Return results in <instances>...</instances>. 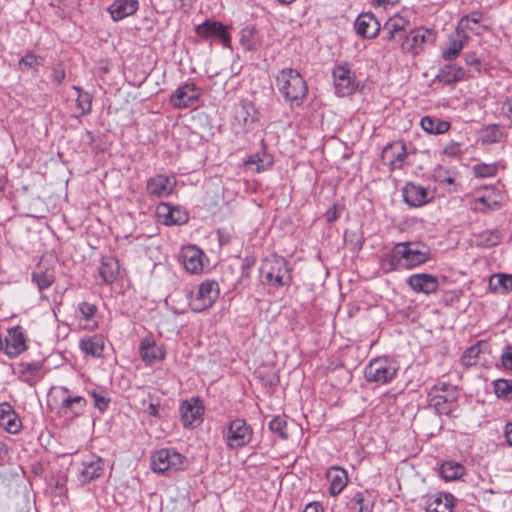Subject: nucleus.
<instances>
[{
	"mask_svg": "<svg viewBox=\"0 0 512 512\" xmlns=\"http://www.w3.org/2000/svg\"><path fill=\"white\" fill-rule=\"evenodd\" d=\"M429 259L426 246L413 242H399L382 258V265L388 271L413 269Z\"/></svg>",
	"mask_w": 512,
	"mask_h": 512,
	"instance_id": "obj_1",
	"label": "nucleus"
},
{
	"mask_svg": "<svg viewBox=\"0 0 512 512\" xmlns=\"http://www.w3.org/2000/svg\"><path fill=\"white\" fill-rule=\"evenodd\" d=\"M276 86L291 107H299L308 94L307 83L296 69L283 68L276 76Z\"/></svg>",
	"mask_w": 512,
	"mask_h": 512,
	"instance_id": "obj_2",
	"label": "nucleus"
},
{
	"mask_svg": "<svg viewBox=\"0 0 512 512\" xmlns=\"http://www.w3.org/2000/svg\"><path fill=\"white\" fill-rule=\"evenodd\" d=\"M261 273L264 277L263 283L273 288L289 286L292 281L291 270L283 257L267 258L261 266Z\"/></svg>",
	"mask_w": 512,
	"mask_h": 512,
	"instance_id": "obj_3",
	"label": "nucleus"
},
{
	"mask_svg": "<svg viewBox=\"0 0 512 512\" xmlns=\"http://www.w3.org/2000/svg\"><path fill=\"white\" fill-rule=\"evenodd\" d=\"M399 370L396 361L387 357H376L364 369L365 380L369 383L385 385L394 380Z\"/></svg>",
	"mask_w": 512,
	"mask_h": 512,
	"instance_id": "obj_4",
	"label": "nucleus"
},
{
	"mask_svg": "<svg viewBox=\"0 0 512 512\" xmlns=\"http://www.w3.org/2000/svg\"><path fill=\"white\" fill-rule=\"evenodd\" d=\"M430 406L438 414L449 415L456 405L458 392L456 387L444 381H438L428 394Z\"/></svg>",
	"mask_w": 512,
	"mask_h": 512,
	"instance_id": "obj_5",
	"label": "nucleus"
},
{
	"mask_svg": "<svg viewBox=\"0 0 512 512\" xmlns=\"http://www.w3.org/2000/svg\"><path fill=\"white\" fill-rule=\"evenodd\" d=\"M186 464V457L174 448H162L151 456V468L154 472L171 475L183 470Z\"/></svg>",
	"mask_w": 512,
	"mask_h": 512,
	"instance_id": "obj_6",
	"label": "nucleus"
},
{
	"mask_svg": "<svg viewBox=\"0 0 512 512\" xmlns=\"http://www.w3.org/2000/svg\"><path fill=\"white\" fill-rule=\"evenodd\" d=\"M225 444L230 450L247 446L253 438V429L242 418L231 420L222 431Z\"/></svg>",
	"mask_w": 512,
	"mask_h": 512,
	"instance_id": "obj_7",
	"label": "nucleus"
},
{
	"mask_svg": "<svg viewBox=\"0 0 512 512\" xmlns=\"http://www.w3.org/2000/svg\"><path fill=\"white\" fill-rule=\"evenodd\" d=\"M435 41L436 34L433 30L423 27L416 28L402 40L401 50L403 53L415 56L424 50L425 45H433Z\"/></svg>",
	"mask_w": 512,
	"mask_h": 512,
	"instance_id": "obj_8",
	"label": "nucleus"
},
{
	"mask_svg": "<svg viewBox=\"0 0 512 512\" xmlns=\"http://www.w3.org/2000/svg\"><path fill=\"white\" fill-rule=\"evenodd\" d=\"M219 285L214 280H206L199 285L198 291L189 298V306L194 312L210 308L219 297Z\"/></svg>",
	"mask_w": 512,
	"mask_h": 512,
	"instance_id": "obj_9",
	"label": "nucleus"
},
{
	"mask_svg": "<svg viewBox=\"0 0 512 512\" xmlns=\"http://www.w3.org/2000/svg\"><path fill=\"white\" fill-rule=\"evenodd\" d=\"M205 260H207L205 253L196 245H187L181 248L179 261L188 273L201 274Z\"/></svg>",
	"mask_w": 512,
	"mask_h": 512,
	"instance_id": "obj_10",
	"label": "nucleus"
},
{
	"mask_svg": "<svg viewBox=\"0 0 512 512\" xmlns=\"http://www.w3.org/2000/svg\"><path fill=\"white\" fill-rule=\"evenodd\" d=\"M201 94L200 87L193 82H186L170 96V103L176 109L188 108L199 100Z\"/></svg>",
	"mask_w": 512,
	"mask_h": 512,
	"instance_id": "obj_11",
	"label": "nucleus"
},
{
	"mask_svg": "<svg viewBox=\"0 0 512 512\" xmlns=\"http://www.w3.org/2000/svg\"><path fill=\"white\" fill-rule=\"evenodd\" d=\"M332 75L337 95L344 97L355 91L357 87L355 76L347 64H339L334 67Z\"/></svg>",
	"mask_w": 512,
	"mask_h": 512,
	"instance_id": "obj_12",
	"label": "nucleus"
},
{
	"mask_svg": "<svg viewBox=\"0 0 512 512\" xmlns=\"http://www.w3.org/2000/svg\"><path fill=\"white\" fill-rule=\"evenodd\" d=\"M28 349L27 335L21 326L9 328L5 337L4 352L10 358H16Z\"/></svg>",
	"mask_w": 512,
	"mask_h": 512,
	"instance_id": "obj_13",
	"label": "nucleus"
},
{
	"mask_svg": "<svg viewBox=\"0 0 512 512\" xmlns=\"http://www.w3.org/2000/svg\"><path fill=\"white\" fill-rule=\"evenodd\" d=\"M175 186L176 179L174 176L158 174L147 181L146 190L152 197L164 198L173 193Z\"/></svg>",
	"mask_w": 512,
	"mask_h": 512,
	"instance_id": "obj_14",
	"label": "nucleus"
},
{
	"mask_svg": "<svg viewBox=\"0 0 512 512\" xmlns=\"http://www.w3.org/2000/svg\"><path fill=\"white\" fill-rule=\"evenodd\" d=\"M156 214L165 225H182L189 219L188 213L181 207L172 206L169 203L162 202L156 207Z\"/></svg>",
	"mask_w": 512,
	"mask_h": 512,
	"instance_id": "obj_15",
	"label": "nucleus"
},
{
	"mask_svg": "<svg viewBox=\"0 0 512 512\" xmlns=\"http://www.w3.org/2000/svg\"><path fill=\"white\" fill-rule=\"evenodd\" d=\"M180 412L183 425L195 427L202 421L204 408L198 398H192L182 402Z\"/></svg>",
	"mask_w": 512,
	"mask_h": 512,
	"instance_id": "obj_16",
	"label": "nucleus"
},
{
	"mask_svg": "<svg viewBox=\"0 0 512 512\" xmlns=\"http://www.w3.org/2000/svg\"><path fill=\"white\" fill-rule=\"evenodd\" d=\"M196 33L202 38L216 37L224 47H229L231 43V36L227 32L226 27L217 21H205L196 27Z\"/></svg>",
	"mask_w": 512,
	"mask_h": 512,
	"instance_id": "obj_17",
	"label": "nucleus"
},
{
	"mask_svg": "<svg viewBox=\"0 0 512 512\" xmlns=\"http://www.w3.org/2000/svg\"><path fill=\"white\" fill-rule=\"evenodd\" d=\"M407 284L414 292L426 295L436 292L439 287L438 278L427 273H417L409 276Z\"/></svg>",
	"mask_w": 512,
	"mask_h": 512,
	"instance_id": "obj_18",
	"label": "nucleus"
},
{
	"mask_svg": "<svg viewBox=\"0 0 512 512\" xmlns=\"http://www.w3.org/2000/svg\"><path fill=\"white\" fill-rule=\"evenodd\" d=\"M104 471V461L94 454L87 456L82 461V468L78 479L82 483H89L100 477Z\"/></svg>",
	"mask_w": 512,
	"mask_h": 512,
	"instance_id": "obj_19",
	"label": "nucleus"
},
{
	"mask_svg": "<svg viewBox=\"0 0 512 512\" xmlns=\"http://www.w3.org/2000/svg\"><path fill=\"white\" fill-rule=\"evenodd\" d=\"M0 427L10 434H17L22 428V421L8 402L0 403Z\"/></svg>",
	"mask_w": 512,
	"mask_h": 512,
	"instance_id": "obj_20",
	"label": "nucleus"
},
{
	"mask_svg": "<svg viewBox=\"0 0 512 512\" xmlns=\"http://www.w3.org/2000/svg\"><path fill=\"white\" fill-rule=\"evenodd\" d=\"M403 197L405 202L411 207H420L431 199L428 189L412 182L404 186Z\"/></svg>",
	"mask_w": 512,
	"mask_h": 512,
	"instance_id": "obj_21",
	"label": "nucleus"
},
{
	"mask_svg": "<svg viewBox=\"0 0 512 512\" xmlns=\"http://www.w3.org/2000/svg\"><path fill=\"white\" fill-rule=\"evenodd\" d=\"M355 29L357 34L363 38H374L378 35L381 26L374 14L368 12L357 17Z\"/></svg>",
	"mask_w": 512,
	"mask_h": 512,
	"instance_id": "obj_22",
	"label": "nucleus"
},
{
	"mask_svg": "<svg viewBox=\"0 0 512 512\" xmlns=\"http://www.w3.org/2000/svg\"><path fill=\"white\" fill-rule=\"evenodd\" d=\"M139 352L141 359L147 365H152L165 358V350L163 346L157 345L152 337H145L141 341Z\"/></svg>",
	"mask_w": 512,
	"mask_h": 512,
	"instance_id": "obj_23",
	"label": "nucleus"
},
{
	"mask_svg": "<svg viewBox=\"0 0 512 512\" xmlns=\"http://www.w3.org/2000/svg\"><path fill=\"white\" fill-rule=\"evenodd\" d=\"M15 374L22 382L34 386L43 377L42 364L39 362H21L17 365Z\"/></svg>",
	"mask_w": 512,
	"mask_h": 512,
	"instance_id": "obj_24",
	"label": "nucleus"
},
{
	"mask_svg": "<svg viewBox=\"0 0 512 512\" xmlns=\"http://www.w3.org/2000/svg\"><path fill=\"white\" fill-rule=\"evenodd\" d=\"M409 23V20L400 14H395L390 17L383 26V32L385 34L384 40L392 41L401 39Z\"/></svg>",
	"mask_w": 512,
	"mask_h": 512,
	"instance_id": "obj_25",
	"label": "nucleus"
},
{
	"mask_svg": "<svg viewBox=\"0 0 512 512\" xmlns=\"http://www.w3.org/2000/svg\"><path fill=\"white\" fill-rule=\"evenodd\" d=\"M455 499L452 494L439 492L426 501V512H454Z\"/></svg>",
	"mask_w": 512,
	"mask_h": 512,
	"instance_id": "obj_26",
	"label": "nucleus"
},
{
	"mask_svg": "<svg viewBox=\"0 0 512 512\" xmlns=\"http://www.w3.org/2000/svg\"><path fill=\"white\" fill-rule=\"evenodd\" d=\"M139 9L137 0H115L108 7V12L114 21H120L131 16Z\"/></svg>",
	"mask_w": 512,
	"mask_h": 512,
	"instance_id": "obj_27",
	"label": "nucleus"
},
{
	"mask_svg": "<svg viewBox=\"0 0 512 512\" xmlns=\"http://www.w3.org/2000/svg\"><path fill=\"white\" fill-rule=\"evenodd\" d=\"M326 477L330 483L329 485V493L332 496H336L340 494L348 483V474L347 471L341 467L334 466L331 467L327 473Z\"/></svg>",
	"mask_w": 512,
	"mask_h": 512,
	"instance_id": "obj_28",
	"label": "nucleus"
},
{
	"mask_svg": "<svg viewBox=\"0 0 512 512\" xmlns=\"http://www.w3.org/2000/svg\"><path fill=\"white\" fill-rule=\"evenodd\" d=\"M383 157L388 159L391 169H400L407 157L406 147L401 142L389 145L384 149Z\"/></svg>",
	"mask_w": 512,
	"mask_h": 512,
	"instance_id": "obj_29",
	"label": "nucleus"
},
{
	"mask_svg": "<svg viewBox=\"0 0 512 512\" xmlns=\"http://www.w3.org/2000/svg\"><path fill=\"white\" fill-rule=\"evenodd\" d=\"M80 349L86 355L101 357L105 348V339L102 335L96 334L80 340Z\"/></svg>",
	"mask_w": 512,
	"mask_h": 512,
	"instance_id": "obj_30",
	"label": "nucleus"
},
{
	"mask_svg": "<svg viewBox=\"0 0 512 512\" xmlns=\"http://www.w3.org/2000/svg\"><path fill=\"white\" fill-rule=\"evenodd\" d=\"M348 505L358 512H373L375 502L369 492L357 491L351 496Z\"/></svg>",
	"mask_w": 512,
	"mask_h": 512,
	"instance_id": "obj_31",
	"label": "nucleus"
},
{
	"mask_svg": "<svg viewBox=\"0 0 512 512\" xmlns=\"http://www.w3.org/2000/svg\"><path fill=\"white\" fill-rule=\"evenodd\" d=\"M119 274V263L113 257L102 258L99 267V275L105 284L114 283Z\"/></svg>",
	"mask_w": 512,
	"mask_h": 512,
	"instance_id": "obj_32",
	"label": "nucleus"
},
{
	"mask_svg": "<svg viewBox=\"0 0 512 512\" xmlns=\"http://www.w3.org/2000/svg\"><path fill=\"white\" fill-rule=\"evenodd\" d=\"M465 77V71L462 67L455 64H448L442 67L438 74L437 79L439 82L450 85L463 80Z\"/></svg>",
	"mask_w": 512,
	"mask_h": 512,
	"instance_id": "obj_33",
	"label": "nucleus"
},
{
	"mask_svg": "<svg viewBox=\"0 0 512 512\" xmlns=\"http://www.w3.org/2000/svg\"><path fill=\"white\" fill-rule=\"evenodd\" d=\"M420 124L425 132L434 135L444 134L448 132L451 127L450 122L434 116H424Z\"/></svg>",
	"mask_w": 512,
	"mask_h": 512,
	"instance_id": "obj_34",
	"label": "nucleus"
},
{
	"mask_svg": "<svg viewBox=\"0 0 512 512\" xmlns=\"http://www.w3.org/2000/svg\"><path fill=\"white\" fill-rule=\"evenodd\" d=\"M468 40V35L463 33L458 35L457 39H450L447 47L442 49V58L446 61L455 60L464 48V44Z\"/></svg>",
	"mask_w": 512,
	"mask_h": 512,
	"instance_id": "obj_35",
	"label": "nucleus"
},
{
	"mask_svg": "<svg viewBox=\"0 0 512 512\" xmlns=\"http://www.w3.org/2000/svg\"><path fill=\"white\" fill-rule=\"evenodd\" d=\"M85 405L86 400L81 396H66L61 401L60 410L63 414L78 416L83 412Z\"/></svg>",
	"mask_w": 512,
	"mask_h": 512,
	"instance_id": "obj_36",
	"label": "nucleus"
},
{
	"mask_svg": "<svg viewBox=\"0 0 512 512\" xmlns=\"http://www.w3.org/2000/svg\"><path fill=\"white\" fill-rule=\"evenodd\" d=\"M32 282L35 283L40 292L49 288L55 281V274L52 269H43L38 266L31 275Z\"/></svg>",
	"mask_w": 512,
	"mask_h": 512,
	"instance_id": "obj_37",
	"label": "nucleus"
},
{
	"mask_svg": "<svg viewBox=\"0 0 512 512\" xmlns=\"http://www.w3.org/2000/svg\"><path fill=\"white\" fill-rule=\"evenodd\" d=\"M489 288L500 294L512 291V274H495L490 277Z\"/></svg>",
	"mask_w": 512,
	"mask_h": 512,
	"instance_id": "obj_38",
	"label": "nucleus"
},
{
	"mask_svg": "<svg viewBox=\"0 0 512 512\" xmlns=\"http://www.w3.org/2000/svg\"><path fill=\"white\" fill-rule=\"evenodd\" d=\"M465 472V468L458 462L446 461L442 464L440 474L446 481L459 479Z\"/></svg>",
	"mask_w": 512,
	"mask_h": 512,
	"instance_id": "obj_39",
	"label": "nucleus"
},
{
	"mask_svg": "<svg viewBox=\"0 0 512 512\" xmlns=\"http://www.w3.org/2000/svg\"><path fill=\"white\" fill-rule=\"evenodd\" d=\"M501 236L497 230H485L475 235L477 246L490 248L500 243Z\"/></svg>",
	"mask_w": 512,
	"mask_h": 512,
	"instance_id": "obj_40",
	"label": "nucleus"
},
{
	"mask_svg": "<svg viewBox=\"0 0 512 512\" xmlns=\"http://www.w3.org/2000/svg\"><path fill=\"white\" fill-rule=\"evenodd\" d=\"M240 43L247 51H254L258 48L257 31L255 26H246L241 30Z\"/></svg>",
	"mask_w": 512,
	"mask_h": 512,
	"instance_id": "obj_41",
	"label": "nucleus"
},
{
	"mask_svg": "<svg viewBox=\"0 0 512 512\" xmlns=\"http://www.w3.org/2000/svg\"><path fill=\"white\" fill-rule=\"evenodd\" d=\"M97 312L98 307L95 304L87 301H82L78 303L75 309V318L79 320H84L86 322H91L94 320Z\"/></svg>",
	"mask_w": 512,
	"mask_h": 512,
	"instance_id": "obj_42",
	"label": "nucleus"
},
{
	"mask_svg": "<svg viewBox=\"0 0 512 512\" xmlns=\"http://www.w3.org/2000/svg\"><path fill=\"white\" fill-rule=\"evenodd\" d=\"M480 20L481 15L479 13L463 16L457 26V35L466 33L467 30L478 33L476 26L479 24Z\"/></svg>",
	"mask_w": 512,
	"mask_h": 512,
	"instance_id": "obj_43",
	"label": "nucleus"
},
{
	"mask_svg": "<svg viewBox=\"0 0 512 512\" xmlns=\"http://www.w3.org/2000/svg\"><path fill=\"white\" fill-rule=\"evenodd\" d=\"M494 393L498 398H512V381L506 379H497L493 382Z\"/></svg>",
	"mask_w": 512,
	"mask_h": 512,
	"instance_id": "obj_44",
	"label": "nucleus"
},
{
	"mask_svg": "<svg viewBox=\"0 0 512 512\" xmlns=\"http://www.w3.org/2000/svg\"><path fill=\"white\" fill-rule=\"evenodd\" d=\"M503 136L502 130L497 125H489L482 130L481 138L484 143H496Z\"/></svg>",
	"mask_w": 512,
	"mask_h": 512,
	"instance_id": "obj_45",
	"label": "nucleus"
},
{
	"mask_svg": "<svg viewBox=\"0 0 512 512\" xmlns=\"http://www.w3.org/2000/svg\"><path fill=\"white\" fill-rule=\"evenodd\" d=\"M269 429L281 439H287V422L284 417L275 416L269 423Z\"/></svg>",
	"mask_w": 512,
	"mask_h": 512,
	"instance_id": "obj_46",
	"label": "nucleus"
},
{
	"mask_svg": "<svg viewBox=\"0 0 512 512\" xmlns=\"http://www.w3.org/2000/svg\"><path fill=\"white\" fill-rule=\"evenodd\" d=\"M497 165L495 163H481L474 166L473 171L477 178L494 177L497 174Z\"/></svg>",
	"mask_w": 512,
	"mask_h": 512,
	"instance_id": "obj_47",
	"label": "nucleus"
},
{
	"mask_svg": "<svg viewBox=\"0 0 512 512\" xmlns=\"http://www.w3.org/2000/svg\"><path fill=\"white\" fill-rule=\"evenodd\" d=\"M43 64V58L34 53H26L19 61L22 70L36 68Z\"/></svg>",
	"mask_w": 512,
	"mask_h": 512,
	"instance_id": "obj_48",
	"label": "nucleus"
},
{
	"mask_svg": "<svg viewBox=\"0 0 512 512\" xmlns=\"http://www.w3.org/2000/svg\"><path fill=\"white\" fill-rule=\"evenodd\" d=\"M75 89L78 91L77 106L81 110V115L90 113L92 106V98L90 94L81 92L78 87H75Z\"/></svg>",
	"mask_w": 512,
	"mask_h": 512,
	"instance_id": "obj_49",
	"label": "nucleus"
},
{
	"mask_svg": "<svg viewBox=\"0 0 512 512\" xmlns=\"http://www.w3.org/2000/svg\"><path fill=\"white\" fill-rule=\"evenodd\" d=\"M245 164L249 167L255 165L256 172H262L266 169L265 161L258 154L249 156L248 159L245 161Z\"/></svg>",
	"mask_w": 512,
	"mask_h": 512,
	"instance_id": "obj_50",
	"label": "nucleus"
},
{
	"mask_svg": "<svg viewBox=\"0 0 512 512\" xmlns=\"http://www.w3.org/2000/svg\"><path fill=\"white\" fill-rule=\"evenodd\" d=\"M90 395L94 400V405L96 408H98L100 411H104L107 409L108 404L110 402L108 398H106L102 394L97 393L95 390L91 391Z\"/></svg>",
	"mask_w": 512,
	"mask_h": 512,
	"instance_id": "obj_51",
	"label": "nucleus"
},
{
	"mask_svg": "<svg viewBox=\"0 0 512 512\" xmlns=\"http://www.w3.org/2000/svg\"><path fill=\"white\" fill-rule=\"evenodd\" d=\"M443 153L449 157H456L462 153L461 144L456 141H450L444 146Z\"/></svg>",
	"mask_w": 512,
	"mask_h": 512,
	"instance_id": "obj_52",
	"label": "nucleus"
},
{
	"mask_svg": "<svg viewBox=\"0 0 512 512\" xmlns=\"http://www.w3.org/2000/svg\"><path fill=\"white\" fill-rule=\"evenodd\" d=\"M501 365L505 370L512 371V346H507L503 349Z\"/></svg>",
	"mask_w": 512,
	"mask_h": 512,
	"instance_id": "obj_53",
	"label": "nucleus"
},
{
	"mask_svg": "<svg viewBox=\"0 0 512 512\" xmlns=\"http://www.w3.org/2000/svg\"><path fill=\"white\" fill-rule=\"evenodd\" d=\"M477 203L480 206H477L476 208L479 210L488 209V210H494L498 208L499 203L496 200H490L489 197L481 196L477 198Z\"/></svg>",
	"mask_w": 512,
	"mask_h": 512,
	"instance_id": "obj_54",
	"label": "nucleus"
},
{
	"mask_svg": "<svg viewBox=\"0 0 512 512\" xmlns=\"http://www.w3.org/2000/svg\"><path fill=\"white\" fill-rule=\"evenodd\" d=\"M149 400V403H148V407H147V414L152 416V417H155V418H159L161 417V414H160V410H161V405L159 402H154L153 399L151 398V396H149L148 398Z\"/></svg>",
	"mask_w": 512,
	"mask_h": 512,
	"instance_id": "obj_55",
	"label": "nucleus"
},
{
	"mask_svg": "<svg viewBox=\"0 0 512 512\" xmlns=\"http://www.w3.org/2000/svg\"><path fill=\"white\" fill-rule=\"evenodd\" d=\"M502 113L510 119L512 123V98H506L501 106Z\"/></svg>",
	"mask_w": 512,
	"mask_h": 512,
	"instance_id": "obj_56",
	"label": "nucleus"
},
{
	"mask_svg": "<svg viewBox=\"0 0 512 512\" xmlns=\"http://www.w3.org/2000/svg\"><path fill=\"white\" fill-rule=\"evenodd\" d=\"M65 78V71L62 68H55L51 74L52 81L59 85Z\"/></svg>",
	"mask_w": 512,
	"mask_h": 512,
	"instance_id": "obj_57",
	"label": "nucleus"
},
{
	"mask_svg": "<svg viewBox=\"0 0 512 512\" xmlns=\"http://www.w3.org/2000/svg\"><path fill=\"white\" fill-rule=\"evenodd\" d=\"M478 353V349L476 347H471L469 349H467L463 355V360L464 362L467 364V365H471V361L470 360H467V359H470L471 357H474L476 356Z\"/></svg>",
	"mask_w": 512,
	"mask_h": 512,
	"instance_id": "obj_58",
	"label": "nucleus"
},
{
	"mask_svg": "<svg viewBox=\"0 0 512 512\" xmlns=\"http://www.w3.org/2000/svg\"><path fill=\"white\" fill-rule=\"evenodd\" d=\"M303 512H323V509L318 503H309Z\"/></svg>",
	"mask_w": 512,
	"mask_h": 512,
	"instance_id": "obj_59",
	"label": "nucleus"
},
{
	"mask_svg": "<svg viewBox=\"0 0 512 512\" xmlns=\"http://www.w3.org/2000/svg\"><path fill=\"white\" fill-rule=\"evenodd\" d=\"M505 438L509 445L512 446V423H507L504 430Z\"/></svg>",
	"mask_w": 512,
	"mask_h": 512,
	"instance_id": "obj_60",
	"label": "nucleus"
},
{
	"mask_svg": "<svg viewBox=\"0 0 512 512\" xmlns=\"http://www.w3.org/2000/svg\"><path fill=\"white\" fill-rule=\"evenodd\" d=\"M465 62L469 66H475L479 64V60L475 54H467L465 56Z\"/></svg>",
	"mask_w": 512,
	"mask_h": 512,
	"instance_id": "obj_61",
	"label": "nucleus"
},
{
	"mask_svg": "<svg viewBox=\"0 0 512 512\" xmlns=\"http://www.w3.org/2000/svg\"><path fill=\"white\" fill-rule=\"evenodd\" d=\"M399 0H373V4L377 6L393 5Z\"/></svg>",
	"mask_w": 512,
	"mask_h": 512,
	"instance_id": "obj_62",
	"label": "nucleus"
},
{
	"mask_svg": "<svg viewBox=\"0 0 512 512\" xmlns=\"http://www.w3.org/2000/svg\"><path fill=\"white\" fill-rule=\"evenodd\" d=\"M327 219L330 222L335 221L337 219L336 212L334 211L333 213H331L330 211H328L327 212Z\"/></svg>",
	"mask_w": 512,
	"mask_h": 512,
	"instance_id": "obj_63",
	"label": "nucleus"
},
{
	"mask_svg": "<svg viewBox=\"0 0 512 512\" xmlns=\"http://www.w3.org/2000/svg\"><path fill=\"white\" fill-rule=\"evenodd\" d=\"M281 4H285V5H289L293 2H295L296 0H278Z\"/></svg>",
	"mask_w": 512,
	"mask_h": 512,
	"instance_id": "obj_64",
	"label": "nucleus"
}]
</instances>
